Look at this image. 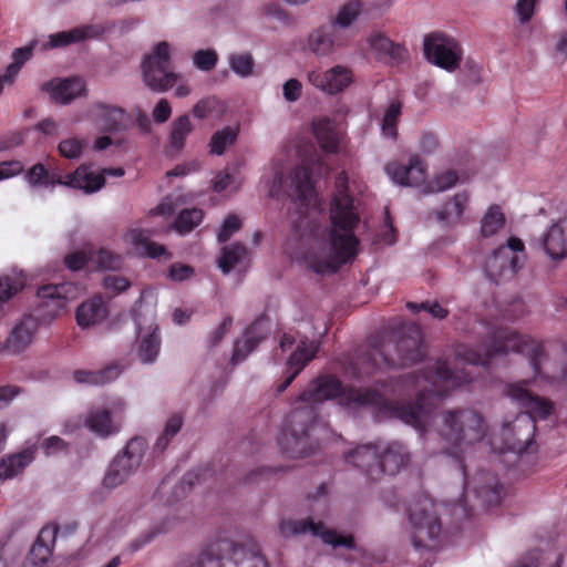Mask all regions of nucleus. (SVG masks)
<instances>
[{"label":"nucleus","mask_w":567,"mask_h":567,"mask_svg":"<svg viewBox=\"0 0 567 567\" xmlns=\"http://www.w3.org/2000/svg\"><path fill=\"white\" fill-rule=\"evenodd\" d=\"M505 392L507 396L524 409V412L519 414H528L535 425L538 420H546L554 412V403L530 392L526 388V383H509L506 385Z\"/></svg>","instance_id":"15"},{"label":"nucleus","mask_w":567,"mask_h":567,"mask_svg":"<svg viewBox=\"0 0 567 567\" xmlns=\"http://www.w3.org/2000/svg\"><path fill=\"white\" fill-rule=\"evenodd\" d=\"M289 179L290 192L288 195L291 199L302 205L308 204L315 194L311 168L306 164L299 165L290 173Z\"/></svg>","instance_id":"21"},{"label":"nucleus","mask_w":567,"mask_h":567,"mask_svg":"<svg viewBox=\"0 0 567 567\" xmlns=\"http://www.w3.org/2000/svg\"><path fill=\"white\" fill-rule=\"evenodd\" d=\"M91 115L103 132H122L132 124V117L124 109L103 102L92 105Z\"/></svg>","instance_id":"16"},{"label":"nucleus","mask_w":567,"mask_h":567,"mask_svg":"<svg viewBox=\"0 0 567 567\" xmlns=\"http://www.w3.org/2000/svg\"><path fill=\"white\" fill-rule=\"evenodd\" d=\"M35 322L31 317L23 318L11 331L6 347L12 352L23 351L33 339Z\"/></svg>","instance_id":"30"},{"label":"nucleus","mask_w":567,"mask_h":567,"mask_svg":"<svg viewBox=\"0 0 567 567\" xmlns=\"http://www.w3.org/2000/svg\"><path fill=\"white\" fill-rule=\"evenodd\" d=\"M41 449L47 456H50L59 452H65L68 450V443L61 437L52 435L43 440Z\"/></svg>","instance_id":"60"},{"label":"nucleus","mask_w":567,"mask_h":567,"mask_svg":"<svg viewBox=\"0 0 567 567\" xmlns=\"http://www.w3.org/2000/svg\"><path fill=\"white\" fill-rule=\"evenodd\" d=\"M238 136V128L233 126H225L223 130L217 131L210 138V153L223 155L226 148L233 145Z\"/></svg>","instance_id":"40"},{"label":"nucleus","mask_w":567,"mask_h":567,"mask_svg":"<svg viewBox=\"0 0 567 567\" xmlns=\"http://www.w3.org/2000/svg\"><path fill=\"white\" fill-rule=\"evenodd\" d=\"M467 202L468 195L465 192L454 195L443 204L441 209L435 212L436 219L446 225L457 223L465 210Z\"/></svg>","instance_id":"34"},{"label":"nucleus","mask_w":567,"mask_h":567,"mask_svg":"<svg viewBox=\"0 0 567 567\" xmlns=\"http://www.w3.org/2000/svg\"><path fill=\"white\" fill-rule=\"evenodd\" d=\"M84 426L100 437H107L118 432V424L106 408L91 406L84 417Z\"/></svg>","instance_id":"24"},{"label":"nucleus","mask_w":567,"mask_h":567,"mask_svg":"<svg viewBox=\"0 0 567 567\" xmlns=\"http://www.w3.org/2000/svg\"><path fill=\"white\" fill-rule=\"evenodd\" d=\"M371 447L373 450H377L375 445L373 444H364L360 445L357 449L349 452L346 456L347 462L353 464V466L361 470L367 475V463H370L369 457L365 455V453L362 451L364 447Z\"/></svg>","instance_id":"57"},{"label":"nucleus","mask_w":567,"mask_h":567,"mask_svg":"<svg viewBox=\"0 0 567 567\" xmlns=\"http://www.w3.org/2000/svg\"><path fill=\"white\" fill-rule=\"evenodd\" d=\"M130 287L131 281L123 276L107 275L103 278V288L113 296L127 290Z\"/></svg>","instance_id":"55"},{"label":"nucleus","mask_w":567,"mask_h":567,"mask_svg":"<svg viewBox=\"0 0 567 567\" xmlns=\"http://www.w3.org/2000/svg\"><path fill=\"white\" fill-rule=\"evenodd\" d=\"M41 90L50 93L55 102L66 104L85 92V84L80 78L65 79L59 82L51 80L44 82Z\"/></svg>","instance_id":"23"},{"label":"nucleus","mask_w":567,"mask_h":567,"mask_svg":"<svg viewBox=\"0 0 567 567\" xmlns=\"http://www.w3.org/2000/svg\"><path fill=\"white\" fill-rule=\"evenodd\" d=\"M132 239L135 245H142L145 249V254L151 258H159L162 256L166 259L172 258V254L167 251L165 246L150 240L142 230H134L132 233Z\"/></svg>","instance_id":"44"},{"label":"nucleus","mask_w":567,"mask_h":567,"mask_svg":"<svg viewBox=\"0 0 567 567\" xmlns=\"http://www.w3.org/2000/svg\"><path fill=\"white\" fill-rule=\"evenodd\" d=\"M183 426V417L178 414H175L168 419L165 424L163 433L157 437L154 451L158 453H163L168 446L172 439L181 431Z\"/></svg>","instance_id":"42"},{"label":"nucleus","mask_w":567,"mask_h":567,"mask_svg":"<svg viewBox=\"0 0 567 567\" xmlns=\"http://www.w3.org/2000/svg\"><path fill=\"white\" fill-rule=\"evenodd\" d=\"M79 288L73 282L49 284L38 288L39 311L43 317L55 318L65 309L69 300L75 299Z\"/></svg>","instance_id":"13"},{"label":"nucleus","mask_w":567,"mask_h":567,"mask_svg":"<svg viewBox=\"0 0 567 567\" xmlns=\"http://www.w3.org/2000/svg\"><path fill=\"white\" fill-rule=\"evenodd\" d=\"M269 333V320L265 317L256 319L235 341L231 354H250Z\"/></svg>","instance_id":"22"},{"label":"nucleus","mask_w":567,"mask_h":567,"mask_svg":"<svg viewBox=\"0 0 567 567\" xmlns=\"http://www.w3.org/2000/svg\"><path fill=\"white\" fill-rule=\"evenodd\" d=\"M336 193L330 205L329 246L330 254L320 256L308 251L305 262L318 275L334 274L344 265L352 262L359 252V238L354 229L361 220L354 198L349 193L348 176L341 172L336 177Z\"/></svg>","instance_id":"2"},{"label":"nucleus","mask_w":567,"mask_h":567,"mask_svg":"<svg viewBox=\"0 0 567 567\" xmlns=\"http://www.w3.org/2000/svg\"><path fill=\"white\" fill-rule=\"evenodd\" d=\"M228 62L233 72L240 78H248L254 73L255 60L248 52L233 53Z\"/></svg>","instance_id":"46"},{"label":"nucleus","mask_w":567,"mask_h":567,"mask_svg":"<svg viewBox=\"0 0 567 567\" xmlns=\"http://www.w3.org/2000/svg\"><path fill=\"white\" fill-rule=\"evenodd\" d=\"M487 431L483 415L474 409H451L442 412L440 435L457 447L480 443Z\"/></svg>","instance_id":"4"},{"label":"nucleus","mask_w":567,"mask_h":567,"mask_svg":"<svg viewBox=\"0 0 567 567\" xmlns=\"http://www.w3.org/2000/svg\"><path fill=\"white\" fill-rule=\"evenodd\" d=\"M369 457L367 463V476L371 480H379L382 474L394 475L410 462V453L406 446L400 442L388 444L380 454L378 450L369 446L362 450Z\"/></svg>","instance_id":"11"},{"label":"nucleus","mask_w":567,"mask_h":567,"mask_svg":"<svg viewBox=\"0 0 567 567\" xmlns=\"http://www.w3.org/2000/svg\"><path fill=\"white\" fill-rule=\"evenodd\" d=\"M538 0H518L515 12L520 23L528 22L534 16V9Z\"/></svg>","instance_id":"62"},{"label":"nucleus","mask_w":567,"mask_h":567,"mask_svg":"<svg viewBox=\"0 0 567 567\" xmlns=\"http://www.w3.org/2000/svg\"><path fill=\"white\" fill-rule=\"evenodd\" d=\"M193 131V124L187 114L181 115L172 123V130L169 134V145L175 151H181L187 136Z\"/></svg>","instance_id":"39"},{"label":"nucleus","mask_w":567,"mask_h":567,"mask_svg":"<svg viewBox=\"0 0 567 567\" xmlns=\"http://www.w3.org/2000/svg\"><path fill=\"white\" fill-rule=\"evenodd\" d=\"M280 533L285 537L301 535L310 533L313 536L320 537L326 544L333 547L343 546L347 548H354V538L343 536L331 529H324V525L319 522L315 523L311 518L300 520H282L280 523Z\"/></svg>","instance_id":"14"},{"label":"nucleus","mask_w":567,"mask_h":567,"mask_svg":"<svg viewBox=\"0 0 567 567\" xmlns=\"http://www.w3.org/2000/svg\"><path fill=\"white\" fill-rule=\"evenodd\" d=\"M56 534L58 527L45 526L40 530L30 551L35 564H44L50 559L53 553Z\"/></svg>","instance_id":"31"},{"label":"nucleus","mask_w":567,"mask_h":567,"mask_svg":"<svg viewBox=\"0 0 567 567\" xmlns=\"http://www.w3.org/2000/svg\"><path fill=\"white\" fill-rule=\"evenodd\" d=\"M279 363L284 367L282 381L276 385V392L282 393L299 373L311 362L316 357H278Z\"/></svg>","instance_id":"32"},{"label":"nucleus","mask_w":567,"mask_h":567,"mask_svg":"<svg viewBox=\"0 0 567 567\" xmlns=\"http://www.w3.org/2000/svg\"><path fill=\"white\" fill-rule=\"evenodd\" d=\"M525 245L518 237H509L506 245L495 249L484 266L487 278L496 285L515 277L525 262Z\"/></svg>","instance_id":"5"},{"label":"nucleus","mask_w":567,"mask_h":567,"mask_svg":"<svg viewBox=\"0 0 567 567\" xmlns=\"http://www.w3.org/2000/svg\"><path fill=\"white\" fill-rule=\"evenodd\" d=\"M24 165L18 161H6L0 163V181L14 177L22 173Z\"/></svg>","instance_id":"63"},{"label":"nucleus","mask_w":567,"mask_h":567,"mask_svg":"<svg viewBox=\"0 0 567 567\" xmlns=\"http://www.w3.org/2000/svg\"><path fill=\"white\" fill-rule=\"evenodd\" d=\"M422 332L417 326H410L402 332L398 341L399 354H423Z\"/></svg>","instance_id":"35"},{"label":"nucleus","mask_w":567,"mask_h":567,"mask_svg":"<svg viewBox=\"0 0 567 567\" xmlns=\"http://www.w3.org/2000/svg\"><path fill=\"white\" fill-rule=\"evenodd\" d=\"M146 450L147 441L144 437L131 439L111 462L103 478V485L115 488L123 484L140 467Z\"/></svg>","instance_id":"7"},{"label":"nucleus","mask_w":567,"mask_h":567,"mask_svg":"<svg viewBox=\"0 0 567 567\" xmlns=\"http://www.w3.org/2000/svg\"><path fill=\"white\" fill-rule=\"evenodd\" d=\"M457 181H458L457 173L455 171L449 169V171H445V172L439 174L435 177L434 183H435L437 190L442 192V190L453 187Z\"/></svg>","instance_id":"64"},{"label":"nucleus","mask_w":567,"mask_h":567,"mask_svg":"<svg viewBox=\"0 0 567 567\" xmlns=\"http://www.w3.org/2000/svg\"><path fill=\"white\" fill-rule=\"evenodd\" d=\"M204 218V212L200 208L182 209L175 218L173 228L179 235L189 234L195 229Z\"/></svg>","instance_id":"36"},{"label":"nucleus","mask_w":567,"mask_h":567,"mask_svg":"<svg viewBox=\"0 0 567 567\" xmlns=\"http://www.w3.org/2000/svg\"><path fill=\"white\" fill-rule=\"evenodd\" d=\"M409 520L412 527V545L416 550H434L437 548L441 534V522L434 512L415 504L409 508Z\"/></svg>","instance_id":"10"},{"label":"nucleus","mask_w":567,"mask_h":567,"mask_svg":"<svg viewBox=\"0 0 567 567\" xmlns=\"http://www.w3.org/2000/svg\"><path fill=\"white\" fill-rule=\"evenodd\" d=\"M207 473H208V468L197 470V471H192V472L186 473L183 476L181 484H179V486H177V488H181L183 491V493L186 492V488L189 491L193 486L200 484Z\"/></svg>","instance_id":"61"},{"label":"nucleus","mask_w":567,"mask_h":567,"mask_svg":"<svg viewBox=\"0 0 567 567\" xmlns=\"http://www.w3.org/2000/svg\"><path fill=\"white\" fill-rule=\"evenodd\" d=\"M161 350V336L157 326L151 327V331L141 336L140 354H158Z\"/></svg>","instance_id":"49"},{"label":"nucleus","mask_w":567,"mask_h":567,"mask_svg":"<svg viewBox=\"0 0 567 567\" xmlns=\"http://www.w3.org/2000/svg\"><path fill=\"white\" fill-rule=\"evenodd\" d=\"M402 114L401 103L400 102H391L384 111L381 130L382 134L392 140H396L398 137V123L399 118Z\"/></svg>","instance_id":"41"},{"label":"nucleus","mask_w":567,"mask_h":567,"mask_svg":"<svg viewBox=\"0 0 567 567\" xmlns=\"http://www.w3.org/2000/svg\"><path fill=\"white\" fill-rule=\"evenodd\" d=\"M309 50L318 56H327L344 45L342 33L333 25L312 31L307 41Z\"/></svg>","instance_id":"20"},{"label":"nucleus","mask_w":567,"mask_h":567,"mask_svg":"<svg viewBox=\"0 0 567 567\" xmlns=\"http://www.w3.org/2000/svg\"><path fill=\"white\" fill-rule=\"evenodd\" d=\"M536 425L528 414H517L514 420L503 423L499 437L503 450L523 453H534L537 445L534 442Z\"/></svg>","instance_id":"12"},{"label":"nucleus","mask_w":567,"mask_h":567,"mask_svg":"<svg viewBox=\"0 0 567 567\" xmlns=\"http://www.w3.org/2000/svg\"><path fill=\"white\" fill-rule=\"evenodd\" d=\"M66 184L69 187L92 194L105 185V178L103 174L92 169V164H81L73 173H69Z\"/></svg>","instance_id":"25"},{"label":"nucleus","mask_w":567,"mask_h":567,"mask_svg":"<svg viewBox=\"0 0 567 567\" xmlns=\"http://www.w3.org/2000/svg\"><path fill=\"white\" fill-rule=\"evenodd\" d=\"M50 173L42 163L33 165L25 175L28 183L32 186L45 185L49 179Z\"/></svg>","instance_id":"58"},{"label":"nucleus","mask_w":567,"mask_h":567,"mask_svg":"<svg viewBox=\"0 0 567 567\" xmlns=\"http://www.w3.org/2000/svg\"><path fill=\"white\" fill-rule=\"evenodd\" d=\"M85 146L86 143L84 140L70 137L62 140L59 143L58 150L61 156L65 158H78L82 154Z\"/></svg>","instance_id":"50"},{"label":"nucleus","mask_w":567,"mask_h":567,"mask_svg":"<svg viewBox=\"0 0 567 567\" xmlns=\"http://www.w3.org/2000/svg\"><path fill=\"white\" fill-rule=\"evenodd\" d=\"M240 228H241L240 219L234 214L228 215L225 218V220L217 234L218 241L226 243Z\"/></svg>","instance_id":"56"},{"label":"nucleus","mask_w":567,"mask_h":567,"mask_svg":"<svg viewBox=\"0 0 567 567\" xmlns=\"http://www.w3.org/2000/svg\"><path fill=\"white\" fill-rule=\"evenodd\" d=\"M194 275V268L189 265L175 262L168 268V278L172 281L181 282Z\"/></svg>","instance_id":"59"},{"label":"nucleus","mask_w":567,"mask_h":567,"mask_svg":"<svg viewBox=\"0 0 567 567\" xmlns=\"http://www.w3.org/2000/svg\"><path fill=\"white\" fill-rule=\"evenodd\" d=\"M544 251L555 260L567 257V216L553 223L540 238Z\"/></svg>","instance_id":"19"},{"label":"nucleus","mask_w":567,"mask_h":567,"mask_svg":"<svg viewBox=\"0 0 567 567\" xmlns=\"http://www.w3.org/2000/svg\"><path fill=\"white\" fill-rule=\"evenodd\" d=\"M107 307L102 297L96 296L81 303L75 313L76 322L85 328L100 323L107 317Z\"/></svg>","instance_id":"29"},{"label":"nucleus","mask_w":567,"mask_h":567,"mask_svg":"<svg viewBox=\"0 0 567 567\" xmlns=\"http://www.w3.org/2000/svg\"><path fill=\"white\" fill-rule=\"evenodd\" d=\"M193 61L198 70L208 72L216 66L218 54L213 49L198 50L194 53Z\"/></svg>","instance_id":"51"},{"label":"nucleus","mask_w":567,"mask_h":567,"mask_svg":"<svg viewBox=\"0 0 567 567\" xmlns=\"http://www.w3.org/2000/svg\"><path fill=\"white\" fill-rule=\"evenodd\" d=\"M122 372L117 364H111L97 371L91 370H76L73 372V378L78 383H85L89 385H104L115 380Z\"/></svg>","instance_id":"33"},{"label":"nucleus","mask_w":567,"mask_h":567,"mask_svg":"<svg viewBox=\"0 0 567 567\" xmlns=\"http://www.w3.org/2000/svg\"><path fill=\"white\" fill-rule=\"evenodd\" d=\"M91 28H74L70 31H62L50 35V45L53 48L65 47L76 43L90 37Z\"/></svg>","instance_id":"45"},{"label":"nucleus","mask_w":567,"mask_h":567,"mask_svg":"<svg viewBox=\"0 0 567 567\" xmlns=\"http://www.w3.org/2000/svg\"><path fill=\"white\" fill-rule=\"evenodd\" d=\"M279 347L282 353L289 354H318L319 352V343L313 340H309L307 337L302 336L299 331L290 329L287 332H284Z\"/></svg>","instance_id":"28"},{"label":"nucleus","mask_w":567,"mask_h":567,"mask_svg":"<svg viewBox=\"0 0 567 567\" xmlns=\"http://www.w3.org/2000/svg\"><path fill=\"white\" fill-rule=\"evenodd\" d=\"M312 127L315 137L322 151L331 154L339 151L341 134L334 120L329 117L319 118L313 122Z\"/></svg>","instance_id":"26"},{"label":"nucleus","mask_w":567,"mask_h":567,"mask_svg":"<svg viewBox=\"0 0 567 567\" xmlns=\"http://www.w3.org/2000/svg\"><path fill=\"white\" fill-rule=\"evenodd\" d=\"M145 84L153 91L163 92L174 86L177 76L171 70L169 45L159 42L153 54L146 55L143 64Z\"/></svg>","instance_id":"9"},{"label":"nucleus","mask_w":567,"mask_h":567,"mask_svg":"<svg viewBox=\"0 0 567 567\" xmlns=\"http://www.w3.org/2000/svg\"><path fill=\"white\" fill-rule=\"evenodd\" d=\"M350 364L353 368V377L357 379L369 378L375 373L377 357H350Z\"/></svg>","instance_id":"48"},{"label":"nucleus","mask_w":567,"mask_h":567,"mask_svg":"<svg viewBox=\"0 0 567 567\" xmlns=\"http://www.w3.org/2000/svg\"><path fill=\"white\" fill-rule=\"evenodd\" d=\"M37 445L25 447L21 452L11 454L0 460V481L13 478L21 474L24 468L34 460Z\"/></svg>","instance_id":"27"},{"label":"nucleus","mask_w":567,"mask_h":567,"mask_svg":"<svg viewBox=\"0 0 567 567\" xmlns=\"http://www.w3.org/2000/svg\"><path fill=\"white\" fill-rule=\"evenodd\" d=\"M505 215L498 205L488 207L481 220V235L484 238L496 235L505 225Z\"/></svg>","instance_id":"37"},{"label":"nucleus","mask_w":567,"mask_h":567,"mask_svg":"<svg viewBox=\"0 0 567 567\" xmlns=\"http://www.w3.org/2000/svg\"><path fill=\"white\" fill-rule=\"evenodd\" d=\"M413 370L391 378L393 391L399 394L416 392L414 402L391 401L373 389L344 388L334 375L321 374L303 390L298 401L303 405L287 416L278 445L291 458L303 457L315 452L309 430L318 417L316 404L340 398L348 408L374 406L389 417L399 419L416 430H422L424 420L449 393L473 381L467 367L487 365L493 357H454V361L442 357H419Z\"/></svg>","instance_id":"1"},{"label":"nucleus","mask_w":567,"mask_h":567,"mask_svg":"<svg viewBox=\"0 0 567 567\" xmlns=\"http://www.w3.org/2000/svg\"><path fill=\"white\" fill-rule=\"evenodd\" d=\"M360 13L361 2L359 0H351L340 8L331 25H333L334 28H347L358 19Z\"/></svg>","instance_id":"47"},{"label":"nucleus","mask_w":567,"mask_h":567,"mask_svg":"<svg viewBox=\"0 0 567 567\" xmlns=\"http://www.w3.org/2000/svg\"><path fill=\"white\" fill-rule=\"evenodd\" d=\"M423 47L424 55L430 63L449 72L460 68L463 50L455 38L434 31L425 35Z\"/></svg>","instance_id":"8"},{"label":"nucleus","mask_w":567,"mask_h":567,"mask_svg":"<svg viewBox=\"0 0 567 567\" xmlns=\"http://www.w3.org/2000/svg\"><path fill=\"white\" fill-rule=\"evenodd\" d=\"M352 79V71L342 65H336L324 72L310 71L308 73L309 82L317 89L329 94H336L343 91L350 85Z\"/></svg>","instance_id":"17"},{"label":"nucleus","mask_w":567,"mask_h":567,"mask_svg":"<svg viewBox=\"0 0 567 567\" xmlns=\"http://www.w3.org/2000/svg\"><path fill=\"white\" fill-rule=\"evenodd\" d=\"M95 261L100 269H112L115 270L121 267L122 259L118 255L105 249H99L95 255Z\"/></svg>","instance_id":"54"},{"label":"nucleus","mask_w":567,"mask_h":567,"mask_svg":"<svg viewBox=\"0 0 567 567\" xmlns=\"http://www.w3.org/2000/svg\"><path fill=\"white\" fill-rule=\"evenodd\" d=\"M23 289V284L10 276L0 277V302H6Z\"/></svg>","instance_id":"52"},{"label":"nucleus","mask_w":567,"mask_h":567,"mask_svg":"<svg viewBox=\"0 0 567 567\" xmlns=\"http://www.w3.org/2000/svg\"><path fill=\"white\" fill-rule=\"evenodd\" d=\"M93 256H89L83 250H75L66 254L63 258L64 266L71 271L84 269Z\"/></svg>","instance_id":"53"},{"label":"nucleus","mask_w":567,"mask_h":567,"mask_svg":"<svg viewBox=\"0 0 567 567\" xmlns=\"http://www.w3.org/2000/svg\"><path fill=\"white\" fill-rule=\"evenodd\" d=\"M488 484L475 488V495L486 507H494L501 503V485L493 477L486 480Z\"/></svg>","instance_id":"43"},{"label":"nucleus","mask_w":567,"mask_h":567,"mask_svg":"<svg viewBox=\"0 0 567 567\" xmlns=\"http://www.w3.org/2000/svg\"><path fill=\"white\" fill-rule=\"evenodd\" d=\"M484 354H543V342L512 328L499 327L491 331L484 341Z\"/></svg>","instance_id":"6"},{"label":"nucleus","mask_w":567,"mask_h":567,"mask_svg":"<svg viewBox=\"0 0 567 567\" xmlns=\"http://www.w3.org/2000/svg\"><path fill=\"white\" fill-rule=\"evenodd\" d=\"M384 169L391 179L399 185L416 186L423 183L426 177L425 165L417 155L411 156L406 164L396 161L390 162Z\"/></svg>","instance_id":"18"},{"label":"nucleus","mask_w":567,"mask_h":567,"mask_svg":"<svg viewBox=\"0 0 567 567\" xmlns=\"http://www.w3.org/2000/svg\"><path fill=\"white\" fill-rule=\"evenodd\" d=\"M247 255L246 246L235 243L223 248L218 266L224 274H229Z\"/></svg>","instance_id":"38"},{"label":"nucleus","mask_w":567,"mask_h":567,"mask_svg":"<svg viewBox=\"0 0 567 567\" xmlns=\"http://www.w3.org/2000/svg\"><path fill=\"white\" fill-rule=\"evenodd\" d=\"M192 567H268L255 542L217 539L208 544Z\"/></svg>","instance_id":"3"}]
</instances>
